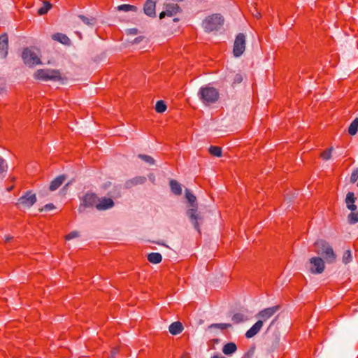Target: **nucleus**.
Wrapping results in <instances>:
<instances>
[{"label":"nucleus","instance_id":"obj_1","mask_svg":"<svg viewBox=\"0 0 358 358\" xmlns=\"http://www.w3.org/2000/svg\"><path fill=\"white\" fill-rule=\"evenodd\" d=\"M315 252L324 257L326 262L329 264L334 263L336 261V255L331 246L324 240H318L314 243Z\"/></svg>","mask_w":358,"mask_h":358},{"label":"nucleus","instance_id":"obj_2","mask_svg":"<svg viewBox=\"0 0 358 358\" xmlns=\"http://www.w3.org/2000/svg\"><path fill=\"white\" fill-rule=\"evenodd\" d=\"M198 95L200 100L205 105H210L215 103L218 100L220 96L217 89L208 85L201 87Z\"/></svg>","mask_w":358,"mask_h":358},{"label":"nucleus","instance_id":"obj_3","mask_svg":"<svg viewBox=\"0 0 358 358\" xmlns=\"http://www.w3.org/2000/svg\"><path fill=\"white\" fill-rule=\"evenodd\" d=\"M185 196L188 202L190 203V206L192 208L189 209L187 212V215L189 216L191 222H192L194 228L199 232V225L198 223V214H197V204L196 203V196L192 194L188 189L185 190Z\"/></svg>","mask_w":358,"mask_h":358},{"label":"nucleus","instance_id":"obj_4","mask_svg":"<svg viewBox=\"0 0 358 358\" xmlns=\"http://www.w3.org/2000/svg\"><path fill=\"white\" fill-rule=\"evenodd\" d=\"M34 77L43 81H59L62 79L60 72L53 69H38L34 73Z\"/></svg>","mask_w":358,"mask_h":358},{"label":"nucleus","instance_id":"obj_5","mask_svg":"<svg viewBox=\"0 0 358 358\" xmlns=\"http://www.w3.org/2000/svg\"><path fill=\"white\" fill-rule=\"evenodd\" d=\"M356 198L353 192H348L346 196L345 203L347 207L352 212L348 217V220L350 224H355L358 222V212L356 211L357 206L354 204Z\"/></svg>","mask_w":358,"mask_h":358},{"label":"nucleus","instance_id":"obj_6","mask_svg":"<svg viewBox=\"0 0 358 358\" xmlns=\"http://www.w3.org/2000/svg\"><path fill=\"white\" fill-rule=\"evenodd\" d=\"M224 22L222 16L220 14H215L206 18L203 25L206 31H213L217 29Z\"/></svg>","mask_w":358,"mask_h":358},{"label":"nucleus","instance_id":"obj_7","mask_svg":"<svg viewBox=\"0 0 358 358\" xmlns=\"http://www.w3.org/2000/svg\"><path fill=\"white\" fill-rule=\"evenodd\" d=\"M36 202V194L31 191L27 192L24 195L20 196L16 203V206L20 210L29 208Z\"/></svg>","mask_w":358,"mask_h":358},{"label":"nucleus","instance_id":"obj_8","mask_svg":"<svg viewBox=\"0 0 358 358\" xmlns=\"http://www.w3.org/2000/svg\"><path fill=\"white\" fill-rule=\"evenodd\" d=\"M22 58L24 63L31 67L41 63L38 55L30 48H25L22 53Z\"/></svg>","mask_w":358,"mask_h":358},{"label":"nucleus","instance_id":"obj_9","mask_svg":"<svg viewBox=\"0 0 358 358\" xmlns=\"http://www.w3.org/2000/svg\"><path fill=\"white\" fill-rule=\"evenodd\" d=\"M98 201L97 196L94 193H87L84 195L81 200V203L78 208V212L83 213L87 208L96 207Z\"/></svg>","mask_w":358,"mask_h":358},{"label":"nucleus","instance_id":"obj_10","mask_svg":"<svg viewBox=\"0 0 358 358\" xmlns=\"http://www.w3.org/2000/svg\"><path fill=\"white\" fill-rule=\"evenodd\" d=\"M309 270L311 273L320 274L322 273L324 270V262L320 257H315L310 258L309 260Z\"/></svg>","mask_w":358,"mask_h":358},{"label":"nucleus","instance_id":"obj_11","mask_svg":"<svg viewBox=\"0 0 358 358\" xmlns=\"http://www.w3.org/2000/svg\"><path fill=\"white\" fill-rule=\"evenodd\" d=\"M245 49V36L240 33L236 37L233 52L235 57H240Z\"/></svg>","mask_w":358,"mask_h":358},{"label":"nucleus","instance_id":"obj_12","mask_svg":"<svg viewBox=\"0 0 358 358\" xmlns=\"http://www.w3.org/2000/svg\"><path fill=\"white\" fill-rule=\"evenodd\" d=\"M279 306H274L272 307L264 308L257 313V317L259 319V321H262L263 324L264 322L267 321L272 316H273L279 310Z\"/></svg>","mask_w":358,"mask_h":358},{"label":"nucleus","instance_id":"obj_13","mask_svg":"<svg viewBox=\"0 0 358 358\" xmlns=\"http://www.w3.org/2000/svg\"><path fill=\"white\" fill-rule=\"evenodd\" d=\"M180 11V8L177 3H167L165 6V10L159 14V18L162 19L166 15L172 17Z\"/></svg>","mask_w":358,"mask_h":358},{"label":"nucleus","instance_id":"obj_14","mask_svg":"<svg viewBox=\"0 0 358 358\" xmlns=\"http://www.w3.org/2000/svg\"><path fill=\"white\" fill-rule=\"evenodd\" d=\"M8 38L6 34L0 36V57L5 59L8 55Z\"/></svg>","mask_w":358,"mask_h":358},{"label":"nucleus","instance_id":"obj_15","mask_svg":"<svg viewBox=\"0 0 358 358\" xmlns=\"http://www.w3.org/2000/svg\"><path fill=\"white\" fill-rule=\"evenodd\" d=\"M114 206V202L110 198L98 199L96 208L99 210H106L112 208Z\"/></svg>","mask_w":358,"mask_h":358},{"label":"nucleus","instance_id":"obj_16","mask_svg":"<svg viewBox=\"0 0 358 358\" xmlns=\"http://www.w3.org/2000/svg\"><path fill=\"white\" fill-rule=\"evenodd\" d=\"M155 7V0H147L143 7L144 13L150 17H155L156 15Z\"/></svg>","mask_w":358,"mask_h":358},{"label":"nucleus","instance_id":"obj_17","mask_svg":"<svg viewBox=\"0 0 358 358\" xmlns=\"http://www.w3.org/2000/svg\"><path fill=\"white\" fill-rule=\"evenodd\" d=\"M262 326H263L262 321L258 320L257 322H255L252 326V327L250 329H249L246 331V333H245L246 338H252L253 336H255L261 330V329L262 328Z\"/></svg>","mask_w":358,"mask_h":358},{"label":"nucleus","instance_id":"obj_18","mask_svg":"<svg viewBox=\"0 0 358 358\" xmlns=\"http://www.w3.org/2000/svg\"><path fill=\"white\" fill-rule=\"evenodd\" d=\"M146 181V178L144 176H136L127 180L125 182V187L127 188H131L137 185L143 184Z\"/></svg>","mask_w":358,"mask_h":358},{"label":"nucleus","instance_id":"obj_19","mask_svg":"<svg viewBox=\"0 0 358 358\" xmlns=\"http://www.w3.org/2000/svg\"><path fill=\"white\" fill-rule=\"evenodd\" d=\"M169 330L172 335H177L182 332L183 327L181 322H175L169 326Z\"/></svg>","mask_w":358,"mask_h":358},{"label":"nucleus","instance_id":"obj_20","mask_svg":"<svg viewBox=\"0 0 358 358\" xmlns=\"http://www.w3.org/2000/svg\"><path fill=\"white\" fill-rule=\"evenodd\" d=\"M65 177L64 176H59L54 179L50 185V190L55 191L59 188L62 184L64 182Z\"/></svg>","mask_w":358,"mask_h":358},{"label":"nucleus","instance_id":"obj_21","mask_svg":"<svg viewBox=\"0 0 358 358\" xmlns=\"http://www.w3.org/2000/svg\"><path fill=\"white\" fill-rule=\"evenodd\" d=\"M169 185L171 192L174 194L180 195L182 194V187L178 181H176V180H171Z\"/></svg>","mask_w":358,"mask_h":358},{"label":"nucleus","instance_id":"obj_22","mask_svg":"<svg viewBox=\"0 0 358 358\" xmlns=\"http://www.w3.org/2000/svg\"><path fill=\"white\" fill-rule=\"evenodd\" d=\"M237 347L234 343H228L224 345L222 352L224 355H229L235 352Z\"/></svg>","mask_w":358,"mask_h":358},{"label":"nucleus","instance_id":"obj_23","mask_svg":"<svg viewBox=\"0 0 358 358\" xmlns=\"http://www.w3.org/2000/svg\"><path fill=\"white\" fill-rule=\"evenodd\" d=\"M52 38L53 40L59 41L64 45L69 44L70 42V40L67 37V36L62 33H57L55 34H53Z\"/></svg>","mask_w":358,"mask_h":358},{"label":"nucleus","instance_id":"obj_24","mask_svg":"<svg viewBox=\"0 0 358 358\" xmlns=\"http://www.w3.org/2000/svg\"><path fill=\"white\" fill-rule=\"evenodd\" d=\"M148 260L152 264H159L162 260V256L159 252H151L148 255Z\"/></svg>","mask_w":358,"mask_h":358},{"label":"nucleus","instance_id":"obj_25","mask_svg":"<svg viewBox=\"0 0 358 358\" xmlns=\"http://www.w3.org/2000/svg\"><path fill=\"white\" fill-rule=\"evenodd\" d=\"M358 130V117L355 118L350 124L348 128V133L351 136H354L357 134Z\"/></svg>","mask_w":358,"mask_h":358},{"label":"nucleus","instance_id":"obj_26","mask_svg":"<svg viewBox=\"0 0 358 358\" xmlns=\"http://www.w3.org/2000/svg\"><path fill=\"white\" fill-rule=\"evenodd\" d=\"M231 320L235 324H238L247 320V317L241 313H235L231 318Z\"/></svg>","mask_w":358,"mask_h":358},{"label":"nucleus","instance_id":"obj_27","mask_svg":"<svg viewBox=\"0 0 358 358\" xmlns=\"http://www.w3.org/2000/svg\"><path fill=\"white\" fill-rule=\"evenodd\" d=\"M118 10L124 11V12H129V11H133L136 12L137 11V7L133 5L130 4H122L118 6L117 7Z\"/></svg>","mask_w":358,"mask_h":358},{"label":"nucleus","instance_id":"obj_28","mask_svg":"<svg viewBox=\"0 0 358 358\" xmlns=\"http://www.w3.org/2000/svg\"><path fill=\"white\" fill-rule=\"evenodd\" d=\"M78 17L87 25L93 26L96 23L94 17H87L85 15H80Z\"/></svg>","mask_w":358,"mask_h":358},{"label":"nucleus","instance_id":"obj_29","mask_svg":"<svg viewBox=\"0 0 358 358\" xmlns=\"http://www.w3.org/2000/svg\"><path fill=\"white\" fill-rule=\"evenodd\" d=\"M166 110V105L165 104L164 101H158L155 105V110L157 113H164Z\"/></svg>","mask_w":358,"mask_h":358},{"label":"nucleus","instance_id":"obj_30","mask_svg":"<svg viewBox=\"0 0 358 358\" xmlns=\"http://www.w3.org/2000/svg\"><path fill=\"white\" fill-rule=\"evenodd\" d=\"M209 152L210 155L215 157L222 156V148L218 146H210L209 148Z\"/></svg>","mask_w":358,"mask_h":358},{"label":"nucleus","instance_id":"obj_31","mask_svg":"<svg viewBox=\"0 0 358 358\" xmlns=\"http://www.w3.org/2000/svg\"><path fill=\"white\" fill-rule=\"evenodd\" d=\"M138 157L150 165H153L155 162V159L149 155L140 154L138 155Z\"/></svg>","mask_w":358,"mask_h":358},{"label":"nucleus","instance_id":"obj_32","mask_svg":"<svg viewBox=\"0 0 358 358\" xmlns=\"http://www.w3.org/2000/svg\"><path fill=\"white\" fill-rule=\"evenodd\" d=\"M352 257L351 251L350 250L345 251L343 253V258H342L343 262L345 264H347L352 261Z\"/></svg>","mask_w":358,"mask_h":358},{"label":"nucleus","instance_id":"obj_33","mask_svg":"<svg viewBox=\"0 0 358 358\" xmlns=\"http://www.w3.org/2000/svg\"><path fill=\"white\" fill-rule=\"evenodd\" d=\"M51 6L50 3H45L43 6L38 9V13L41 15L45 14L51 8Z\"/></svg>","mask_w":358,"mask_h":358},{"label":"nucleus","instance_id":"obj_34","mask_svg":"<svg viewBox=\"0 0 358 358\" xmlns=\"http://www.w3.org/2000/svg\"><path fill=\"white\" fill-rule=\"evenodd\" d=\"M212 327H216L220 329L221 330L227 329V328L231 327L230 324L227 323H220V324H213L211 325Z\"/></svg>","mask_w":358,"mask_h":358},{"label":"nucleus","instance_id":"obj_35","mask_svg":"<svg viewBox=\"0 0 358 358\" xmlns=\"http://www.w3.org/2000/svg\"><path fill=\"white\" fill-rule=\"evenodd\" d=\"M6 171H7L6 162L2 157H0V174H1L3 172H6Z\"/></svg>","mask_w":358,"mask_h":358},{"label":"nucleus","instance_id":"obj_36","mask_svg":"<svg viewBox=\"0 0 358 358\" xmlns=\"http://www.w3.org/2000/svg\"><path fill=\"white\" fill-rule=\"evenodd\" d=\"M331 150H332V148L324 150V152H322L321 153V157L325 160L329 159L331 157Z\"/></svg>","mask_w":358,"mask_h":358},{"label":"nucleus","instance_id":"obj_37","mask_svg":"<svg viewBox=\"0 0 358 358\" xmlns=\"http://www.w3.org/2000/svg\"><path fill=\"white\" fill-rule=\"evenodd\" d=\"M79 236V233L76 231H71L70 232L69 234H68L66 236H65V238L66 240L67 241H69V240H71L74 238H77Z\"/></svg>","mask_w":358,"mask_h":358},{"label":"nucleus","instance_id":"obj_38","mask_svg":"<svg viewBox=\"0 0 358 358\" xmlns=\"http://www.w3.org/2000/svg\"><path fill=\"white\" fill-rule=\"evenodd\" d=\"M358 179V169H355L350 177V180L352 182H355Z\"/></svg>","mask_w":358,"mask_h":358},{"label":"nucleus","instance_id":"obj_39","mask_svg":"<svg viewBox=\"0 0 358 358\" xmlns=\"http://www.w3.org/2000/svg\"><path fill=\"white\" fill-rule=\"evenodd\" d=\"M242 81H243V77L241 74L237 73L234 76V81H233L234 84H238V83H241Z\"/></svg>","mask_w":358,"mask_h":358},{"label":"nucleus","instance_id":"obj_40","mask_svg":"<svg viewBox=\"0 0 358 358\" xmlns=\"http://www.w3.org/2000/svg\"><path fill=\"white\" fill-rule=\"evenodd\" d=\"M251 13L254 17L259 19L261 17V13L257 10V9L255 7L253 10H251Z\"/></svg>","mask_w":358,"mask_h":358},{"label":"nucleus","instance_id":"obj_41","mask_svg":"<svg viewBox=\"0 0 358 358\" xmlns=\"http://www.w3.org/2000/svg\"><path fill=\"white\" fill-rule=\"evenodd\" d=\"M55 208V206L52 203L46 204L43 207V210H46V211H49V210H53Z\"/></svg>","mask_w":358,"mask_h":358},{"label":"nucleus","instance_id":"obj_42","mask_svg":"<svg viewBox=\"0 0 358 358\" xmlns=\"http://www.w3.org/2000/svg\"><path fill=\"white\" fill-rule=\"evenodd\" d=\"M211 358H224L223 357H219V356H213Z\"/></svg>","mask_w":358,"mask_h":358},{"label":"nucleus","instance_id":"obj_43","mask_svg":"<svg viewBox=\"0 0 358 358\" xmlns=\"http://www.w3.org/2000/svg\"><path fill=\"white\" fill-rule=\"evenodd\" d=\"M116 353H117V352H116V351H115V350H113V351L112 352V357L115 356V355Z\"/></svg>","mask_w":358,"mask_h":358},{"label":"nucleus","instance_id":"obj_44","mask_svg":"<svg viewBox=\"0 0 358 358\" xmlns=\"http://www.w3.org/2000/svg\"><path fill=\"white\" fill-rule=\"evenodd\" d=\"M178 18H174V19H173V21H175V22H176V21H178Z\"/></svg>","mask_w":358,"mask_h":358},{"label":"nucleus","instance_id":"obj_45","mask_svg":"<svg viewBox=\"0 0 358 358\" xmlns=\"http://www.w3.org/2000/svg\"><path fill=\"white\" fill-rule=\"evenodd\" d=\"M10 238H9V237L6 238V241H8Z\"/></svg>","mask_w":358,"mask_h":358},{"label":"nucleus","instance_id":"obj_46","mask_svg":"<svg viewBox=\"0 0 358 358\" xmlns=\"http://www.w3.org/2000/svg\"><path fill=\"white\" fill-rule=\"evenodd\" d=\"M357 186H358V182H357Z\"/></svg>","mask_w":358,"mask_h":358}]
</instances>
